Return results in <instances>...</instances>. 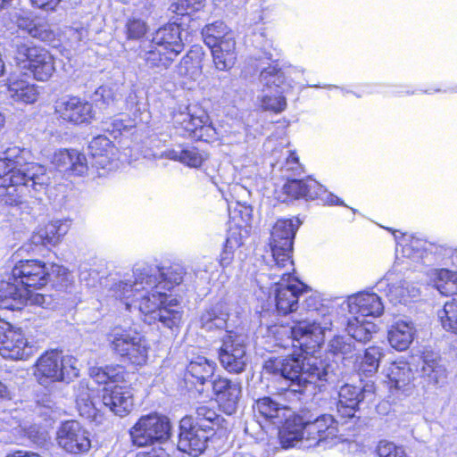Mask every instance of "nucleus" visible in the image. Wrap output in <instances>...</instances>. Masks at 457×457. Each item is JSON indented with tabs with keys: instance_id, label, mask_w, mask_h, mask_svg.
Listing matches in <instances>:
<instances>
[{
	"instance_id": "obj_1",
	"label": "nucleus",
	"mask_w": 457,
	"mask_h": 457,
	"mask_svg": "<svg viewBox=\"0 0 457 457\" xmlns=\"http://www.w3.org/2000/svg\"><path fill=\"white\" fill-rule=\"evenodd\" d=\"M159 271L144 267L133 272L134 280L115 282L112 287L113 296L124 302L127 310L137 308L148 324L161 322L164 327H179L182 311L178 301L171 299L166 303V292L162 291V284H158Z\"/></svg>"
},
{
	"instance_id": "obj_2",
	"label": "nucleus",
	"mask_w": 457,
	"mask_h": 457,
	"mask_svg": "<svg viewBox=\"0 0 457 457\" xmlns=\"http://www.w3.org/2000/svg\"><path fill=\"white\" fill-rule=\"evenodd\" d=\"M263 370L289 381L288 389L296 393H303L318 382H333L336 377L332 364L317 358L307 359L303 354L270 359L265 361Z\"/></svg>"
},
{
	"instance_id": "obj_3",
	"label": "nucleus",
	"mask_w": 457,
	"mask_h": 457,
	"mask_svg": "<svg viewBox=\"0 0 457 457\" xmlns=\"http://www.w3.org/2000/svg\"><path fill=\"white\" fill-rule=\"evenodd\" d=\"M299 315L303 311L306 316L296 320L295 325L288 329L293 341H297L300 347H315L324 342L325 332L331 329L332 316L327 307L322 305L316 296L305 298Z\"/></svg>"
},
{
	"instance_id": "obj_4",
	"label": "nucleus",
	"mask_w": 457,
	"mask_h": 457,
	"mask_svg": "<svg viewBox=\"0 0 457 457\" xmlns=\"http://www.w3.org/2000/svg\"><path fill=\"white\" fill-rule=\"evenodd\" d=\"M23 151L9 148L0 157V179L2 182L31 185L36 192L43 191L50 184L46 169L35 162L23 163Z\"/></svg>"
},
{
	"instance_id": "obj_5",
	"label": "nucleus",
	"mask_w": 457,
	"mask_h": 457,
	"mask_svg": "<svg viewBox=\"0 0 457 457\" xmlns=\"http://www.w3.org/2000/svg\"><path fill=\"white\" fill-rule=\"evenodd\" d=\"M292 69H281L278 63L270 64L260 74V81L267 90H274L272 95L269 92L260 96L261 106L265 111L276 113L287 108V100L284 94H287L293 87V80L289 79Z\"/></svg>"
},
{
	"instance_id": "obj_6",
	"label": "nucleus",
	"mask_w": 457,
	"mask_h": 457,
	"mask_svg": "<svg viewBox=\"0 0 457 457\" xmlns=\"http://www.w3.org/2000/svg\"><path fill=\"white\" fill-rule=\"evenodd\" d=\"M300 225L298 219L278 220L273 226L270 236V247L274 264L270 270H284L281 274L283 278L290 271H295L294 262L291 260L293 240Z\"/></svg>"
},
{
	"instance_id": "obj_7",
	"label": "nucleus",
	"mask_w": 457,
	"mask_h": 457,
	"mask_svg": "<svg viewBox=\"0 0 457 457\" xmlns=\"http://www.w3.org/2000/svg\"><path fill=\"white\" fill-rule=\"evenodd\" d=\"M75 363L73 357H62L54 351L46 352L38 358L35 375L42 385L55 381L68 383L79 376V369Z\"/></svg>"
},
{
	"instance_id": "obj_8",
	"label": "nucleus",
	"mask_w": 457,
	"mask_h": 457,
	"mask_svg": "<svg viewBox=\"0 0 457 457\" xmlns=\"http://www.w3.org/2000/svg\"><path fill=\"white\" fill-rule=\"evenodd\" d=\"M270 270L271 273L269 276L271 279L275 280L277 278H279V280L274 282L277 286L275 290V302L278 312L285 315L296 312L299 308V299L309 291V287L294 278L292 276L293 271H290L283 278L281 276L275 274H281L284 272V270Z\"/></svg>"
},
{
	"instance_id": "obj_9",
	"label": "nucleus",
	"mask_w": 457,
	"mask_h": 457,
	"mask_svg": "<svg viewBox=\"0 0 457 457\" xmlns=\"http://www.w3.org/2000/svg\"><path fill=\"white\" fill-rule=\"evenodd\" d=\"M169 419L157 413L142 416L130 429L134 445L145 446L155 442L162 443L170 436Z\"/></svg>"
},
{
	"instance_id": "obj_10",
	"label": "nucleus",
	"mask_w": 457,
	"mask_h": 457,
	"mask_svg": "<svg viewBox=\"0 0 457 457\" xmlns=\"http://www.w3.org/2000/svg\"><path fill=\"white\" fill-rule=\"evenodd\" d=\"M112 349L135 365L147 361L148 346L145 337L136 330L116 328L110 335Z\"/></svg>"
},
{
	"instance_id": "obj_11",
	"label": "nucleus",
	"mask_w": 457,
	"mask_h": 457,
	"mask_svg": "<svg viewBox=\"0 0 457 457\" xmlns=\"http://www.w3.org/2000/svg\"><path fill=\"white\" fill-rule=\"evenodd\" d=\"M36 347L25 338L21 328L0 321V355L5 359L23 360L34 354Z\"/></svg>"
},
{
	"instance_id": "obj_12",
	"label": "nucleus",
	"mask_w": 457,
	"mask_h": 457,
	"mask_svg": "<svg viewBox=\"0 0 457 457\" xmlns=\"http://www.w3.org/2000/svg\"><path fill=\"white\" fill-rule=\"evenodd\" d=\"M211 432L206 424L197 425L193 416H185L179 422L178 448L189 455L197 456L205 449Z\"/></svg>"
},
{
	"instance_id": "obj_13",
	"label": "nucleus",
	"mask_w": 457,
	"mask_h": 457,
	"mask_svg": "<svg viewBox=\"0 0 457 457\" xmlns=\"http://www.w3.org/2000/svg\"><path fill=\"white\" fill-rule=\"evenodd\" d=\"M226 332L219 353L220 361L228 372L240 373L247 361L244 337L232 331Z\"/></svg>"
},
{
	"instance_id": "obj_14",
	"label": "nucleus",
	"mask_w": 457,
	"mask_h": 457,
	"mask_svg": "<svg viewBox=\"0 0 457 457\" xmlns=\"http://www.w3.org/2000/svg\"><path fill=\"white\" fill-rule=\"evenodd\" d=\"M58 445L72 454L87 453L91 448L89 433L76 420H68L57 430Z\"/></svg>"
},
{
	"instance_id": "obj_15",
	"label": "nucleus",
	"mask_w": 457,
	"mask_h": 457,
	"mask_svg": "<svg viewBox=\"0 0 457 457\" xmlns=\"http://www.w3.org/2000/svg\"><path fill=\"white\" fill-rule=\"evenodd\" d=\"M375 390L372 381H368L361 389L352 385H344L338 392L337 411L342 417H353L361 402L372 400Z\"/></svg>"
},
{
	"instance_id": "obj_16",
	"label": "nucleus",
	"mask_w": 457,
	"mask_h": 457,
	"mask_svg": "<svg viewBox=\"0 0 457 457\" xmlns=\"http://www.w3.org/2000/svg\"><path fill=\"white\" fill-rule=\"evenodd\" d=\"M13 280L21 286L30 288H40L49 280L48 268L40 261L26 260L19 262L12 270Z\"/></svg>"
},
{
	"instance_id": "obj_17",
	"label": "nucleus",
	"mask_w": 457,
	"mask_h": 457,
	"mask_svg": "<svg viewBox=\"0 0 457 457\" xmlns=\"http://www.w3.org/2000/svg\"><path fill=\"white\" fill-rule=\"evenodd\" d=\"M181 50L180 27L173 22L164 25L155 32L149 54L163 57L168 54L178 55Z\"/></svg>"
},
{
	"instance_id": "obj_18",
	"label": "nucleus",
	"mask_w": 457,
	"mask_h": 457,
	"mask_svg": "<svg viewBox=\"0 0 457 457\" xmlns=\"http://www.w3.org/2000/svg\"><path fill=\"white\" fill-rule=\"evenodd\" d=\"M100 403L118 416H125L133 408V392L129 386L107 385L100 395Z\"/></svg>"
},
{
	"instance_id": "obj_19",
	"label": "nucleus",
	"mask_w": 457,
	"mask_h": 457,
	"mask_svg": "<svg viewBox=\"0 0 457 457\" xmlns=\"http://www.w3.org/2000/svg\"><path fill=\"white\" fill-rule=\"evenodd\" d=\"M58 117L73 124L89 123L93 117L91 104L79 97H62L55 103Z\"/></svg>"
},
{
	"instance_id": "obj_20",
	"label": "nucleus",
	"mask_w": 457,
	"mask_h": 457,
	"mask_svg": "<svg viewBox=\"0 0 457 457\" xmlns=\"http://www.w3.org/2000/svg\"><path fill=\"white\" fill-rule=\"evenodd\" d=\"M216 401L226 414H232L237 408L242 395V386L237 380L219 378L212 383Z\"/></svg>"
},
{
	"instance_id": "obj_21",
	"label": "nucleus",
	"mask_w": 457,
	"mask_h": 457,
	"mask_svg": "<svg viewBox=\"0 0 457 457\" xmlns=\"http://www.w3.org/2000/svg\"><path fill=\"white\" fill-rule=\"evenodd\" d=\"M14 19L17 27L21 30L40 41L51 44L55 41L59 35L55 27L50 24L45 18H31L27 15L16 13Z\"/></svg>"
},
{
	"instance_id": "obj_22",
	"label": "nucleus",
	"mask_w": 457,
	"mask_h": 457,
	"mask_svg": "<svg viewBox=\"0 0 457 457\" xmlns=\"http://www.w3.org/2000/svg\"><path fill=\"white\" fill-rule=\"evenodd\" d=\"M349 313L352 316L378 317L384 311L381 299L376 294H359L351 296L348 300Z\"/></svg>"
},
{
	"instance_id": "obj_23",
	"label": "nucleus",
	"mask_w": 457,
	"mask_h": 457,
	"mask_svg": "<svg viewBox=\"0 0 457 457\" xmlns=\"http://www.w3.org/2000/svg\"><path fill=\"white\" fill-rule=\"evenodd\" d=\"M29 289L13 280V275L0 281V304L5 309H21L28 303Z\"/></svg>"
},
{
	"instance_id": "obj_24",
	"label": "nucleus",
	"mask_w": 457,
	"mask_h": 457,
	"mask_svg": "<svg viewBox=\"0 0 457 457\" xmlns=\"http://www.w3.org/2000/svg\"><path fill=\"white\" fill-rule=\"evenodd\" d=\"M53 163L62 172L81 176L87 171V160L85 154L77 150H60L55 153Z\"/></svg>"
},
{
	"instance_id": "obj_25",
	"label": "nucleus",
	"mask_w": 457,
	"mask_h": 457,
	"mask_svg": "<svg viewBox=\"0 0 457 457\" xmlns=\"http://www.w3.org/2000/svg\"><path fill=\"white\" fill-rule=\"evenodd\" d=\"M68 232V225L62 220L49 222L39 228L30 237V244L35 247L55 245Z\"/></svg>"
},
{
	"instance_id": "obj_26",
	"label": "nucleus",
	"mask_w": 457,
	"mask_h": 457,
	"mask_svg": "<svg viewBox=\"0 0 457 457\" xmlns=\"http://www.w3.org/2000/svg\"><path fill=\"white\" fill-rule=\"evenodd\" d=\"M303 420L301 417H294L286 420L279 430V440L283 448L295 446L304 448Z\"/></svg>"
},
{
	"instance_id": "obj_27",
	"label": "nucleus",
	"mask_w": 457,
	"mask_h": 457,
	"mask_svg": "<svg viewBox=\"0 0 457 457\" xmlns=\"http://www.w3.org/2000/svg\"><path fill=\"white\" fill-rule=\"evenodd\" d=\"M215 369L216 363L214 361L203 355H197L187 364L186 378L191 383L204 385L213 376Z\"/></svg>"
},
{
	"instance_id": "obj_28",
	"label": "nucleus",
	"mask_w": 457,
	"mask_h": 457,
	"mask_svg": "<svg viewBox=\"0 0 457 457\" xmlns=\"http://www.w3.org/2000/svg\"><path fill=\"white\" fill-rule=\"evenodd\" d=\"M186 112H179L174 115L175 122L180 125L186 131L195 133L209 123V116L206 112L198 106H189Z\"/></svg>"
},
{
	"instance_id": "obj_29",
	"label": "nucleus",
	"mask_w": 457,
	"mask_h": 457,
	"mask_svg": "<svg viewBox=\"0 0 457 457\" xmlns=\"http://www.w3.org/2000/svg\"><path fill=\"white\" fill-rule=\"evenodd\" d=\"M54 59H19L17 65L24 75L33 76L37 80H46L53 74L55 66Z\"/></svg>"
},
{
	"instance_id": "obj_30",
	"label": "nucleus",
	"mask_w": 457,
	"mask_h": 457,
	"mask_svg": "<svg viewBox=\"0 0 457 457\" xmlns=\"http://www.w3.org/2000/svg\"><path fill=\"white\" fill-rule=\"evenodd\" d=\"M415 329L411 322L397 320L388 331V341L392 347L403 351L413 340Z\"/></svg>"
},
{
	"instance_id": "obj_31",
	"label": "nucleus",
	"mask_w": 457,
	"mask_h": 457,
	"mask_svg": "<svg viewBox=\"0 0 457 457\" xmlns=\"http://www.w3.org/2000/svg\"><path fill=\"white\" fill-rule=\"evenodd\" d=\"M8 93L14 102L25 104L36 103L40 96V90L37 86L23 79L10 82Z\"/></svg>"
},
{
	"instance_id": "obj_32",
	"label": "nucleus",
	"mask_w": 457,
	"mask_h": 457,
	"mask_svg": "<svg viewBox=\"0 0 457 457\" xmlns=\"http://www.w3.org/2000/svg\"><path fill=\"white\" fill-rule=\"evenodd\" d=\"M386 377L391 387L405 390L411 384L414 373L409 363L401 361L389 365L386 370Z\"/></svg>"
},
{
	"instance_id": "obj_33",
	"label": "nucleus",
	"mask_w": 457,
	"mask_h": 457,
	"mask_svg": "<svg viewBox=\"0 0 457 457\" xmlns=\"http://www.w3.org/2000/svg\"><path fill=\"white\" fill-rule=\"evenodd\" d=\"M228 313L224 306L218 303L205 310L200 317L201 328L206 331L226 330Z\"/></svg>"
},
{
	"instance_id": "obj_34",
	"label": "nucleus",
	"mask_w": 457,
	"mask_h": 457,
	"mask_svg": "<svg viewBox=\"0 0 457 457\" xmlns=\"http://www.w3.org/2000/svg\"><path fill=\"white\" fill-rule=\"evenodd\" d=\"M93 395L94 390L90 389L87 383L84 381L79 382L75 388L76 403L80 415L87 418L96 415L100 400L96 402Z\"/></svg>"
},
{
	"instance_id": "obj_35",
	"label": "nucleus",
	"mask_w": 457,
	"mask_h": 457,
	"mask_svg": "<svg viewBox=\"0 0 457 457\" xmlns=\"http://www.w3.org/2000/svg\"><path fill=\"white\" fill-rule=\"evenodd\" d=\"M422 378L434 386L443 385L445 382L447 372L440 360L430 355L424 356L420 368Z\"/></svg>"
},
{
	"instance_id": "obj_36",
	"label": "nucleus",
	"mask_w": 457,
	"mask_h": 457,
	"mask_svg": "<svg viewBox=\"0 0 457 457\" xmlns=\"http://www.w3.org/2000/svg\"><path fill=\"white\" fill-rule=\"evenodd\" d=\"M283 191L286 195L295 199L300 197L314 199L320 195L321 186L314 180L306 183L303 180L292 179L284 185Z\"/></svg>"
},
{
	"instance_id": "obj_37",
	"label": "nucleus",
	"mask_w": 457,
	"mask_h": 457,
	"mask_svg": "<svg viewBox=\"0 0 457 457\" xmlns=\"http://www.w3.org/2000/svg\"><path fill=\"white\" fill-rule=\"evenodd\" d=\"M374 328L375 325L365 319L351 315L347 320L345 330L352 340L366 343L371 339Z\"/></svg>"
},
{
	"instance_id": "obj_38",
	"label": "nucleus",
	"mask_w": 457,
	"mask_h": 457,
	"mask_svg": "<svg viewBox=\"0 0 457 457\" xmlns=\"http://www.w3.org/2000/svg\"><path fill=\"white\" fill-rule=\"evenodd\" d=\"M230 33L231 31L226 26V24L220 21L208 24L204 28L202 31L204 42L211 51L212 57H216L215 54L218 52L216 45L218 42L226 37Z\"/></svg>"
},
{
	"instance_id": "obj_39",
	"label": "nucleus",
	"mask_w": 457,
	"mask_h": 457,
	"mask_svg": "<svg viewBox=\"0 0 457 457\" xmlns=\"http://www.w3.org/2000/svg\"><path fill=\"white\" fill-rule=\"evenodd\" d=\"M319 434H320V446L323 448L332 446L337 439V423L332 415L323 414L316 418Z\"/></svg>"
},
{
	"instance_id": "obj_40",
	"label": "nucleus",
	"mask_w": 457,
	"mask_h": 457,
	"mask_svg": "<svg viewBox=\"0 0 457 457\" xmlns=\"http://www.w3.org/2000/svg\"><path fill=\"white\" fill-rule=\"evenodd\" d=\"M88 148L90 154L95 159L97 165L104 168L109 163V154L112 152L113 145L112 141L104 136H98L92 139L89 143Z\"/></svg>"
},
{
	"instance_id": "obj_41",
	"label": "nucleus",
	"mask_w": 457,
	"mask_h": 457,
	"mask_svg": "<svg viewBox=\"0 0 457 457\" xmlns=\"http://www.w3.org/2000/svg\"><path fill=\"white\" fill-rule=\"evenodd\" d=\"M383 357L384 352L381 347L374 345L367 348L359 364V371L367 377L375 374Z\"/></svg>"
},
{
	"instance_id": "obj_42",
	"label": "nucleus",
	"mask_w": 457,
	"mask_h": 457,
	"mask_svg": "<svg viewBox=\"0 0 457 457\" xmlns=\"http://www.w3.org/2000/svg\"><path fill=\"white\" fill-rule=\"evenodd\" d=\"M165 157L180 162L189 167H199L203 161V154L194 147H188L183 150L170 149L164 152Z\"/></svg>"
},
{
	"instance_id": "obj_43",
	"label": "nucleus",
	"mask_w": 457,
	"mask_h": 457,
	"mask_svg": "<svg viewBox=\"0 0 457 457\" xmlns=\"http://www.w3.org/2000/svg\"><path fill=\"white\" fill-rule=\"evenodd\" d=\"M435 286L445 295L457 294V273L446 269L436 271Z\"/></svg>"
},
{
	"instance_id": "obj_44",
	"label": "nucleus",
	"mask_w": 457,
	"mask_h": 457,
	"mask_svg": "<svg viewBox=\"0 0 457 457\" xmlns=\"http://www.w3.org/2000/svg\"><path fill=\"white\" fill-rule=\"evenodd\" d=\"M31 185L2 182L0 184V202L8 205H19L22 203L21 191Z\"/></svg>"
},
{
	"instance_id": "obj_45",
	"label": "nucleus",
	"mask_w": 457,
	"mask_h": 457,
	"mask_svg": "<svg viewBox=\"0 0 457 457\" xmlns=\"http://www.w3.org/2000/svg\"><path fill=\"white\" fill-rule=\"evenodd\" d=\"M437 316L444 329L457 334V300L445 303Z\"/></svg>"
},
{
	"instance_id": "obj_46",
	"label": "nucleus",
	"mask_w": 457,
	"mask_h": 457,
	"mask_svg": "<svg viewBox=\"0 0 457 457\" xmlns=\"http://www.w3.org/2000/svg\"><path fill=\"white\" fill-rule=\"evenodd\" d=\"M119 87L114 85L111 86H101L99 87L93 95V100L96 104L110 105L118 100L119 96Z\"/></svg>"
},
{
	"instance_id": "obj_47",
	"label": "nucleus",
	"mask_w": 457,
	"mask_h": 457,
	"mask_svg": "<svg viewBox=\"0 0 457 457\" xmlns=\"http://www.w3.org/2000/svg\"><path fill=\"white\" fill-rule=\"evenodd\" d=\"M149 268L153 269L152 267ZM154 269L159 271L157 283L162 284V287H161L162 291L166 292L167 290H170L173 286L179 285L183 280L181 271L171 269L162 270L156 267Z\"/></svg>"
},
{
	"instance_id": "obj_48",
	"label": "nucleus",
	"mask_w": 457,
	"mask_h": 457,
	"mask_svg": "<svg viewBox=\"0 0 457 457\" xmlns=\"http://www.w3.org/2000/svg\"><path fill=\"white\" fill-rule=\"evenodd\" d=\"M218 419V414L213 407L206 404H199L195 409V422L197 425L206 424L208 429L212 431V424Z\"/></svg>"
},
{
	"instance_id": "obj_49",
	"label": "nucleus",
	"mask_w": 457,
	"mask_h": 457,
	"mask_svg": "<svg viewBox=\"0 0 457 457\" xmlns=\"http://www.w3.org/2000/svg\"><path fill=\"white\" fill-rule=\"evenodd\" d=\"M328 347L335 354L347 356L353 352L354 344L349 337L336 336L330 340Z\"/></svg>"
},
{
	"instance_id": "obj_50",
	"label": "nucleus",
	"mask_w": 457,
	"mask_h": 457,
	"mask_svg": "<svg viewBox=\"0 0 457 457\" xmlns=\"http://www.w3.org/2000/svg\"><path fill=\"white\" fill-rule=\"evenodd\" d=\"M376 451L379 457H408L403 446L387 440L379 441Z\"/></svg>"
},
{
	"instance_id": "obj_51",
	"label": "nucleus",
	"mask_w": 457,
	"mask_h": 457,
	"mask_svg": "<svg viewBox=\"0 0 457 457\" xmlns=\"http://www.w3.org/2000/svg\"><path fill=\"white\" fill-rule=\"evenodd\" d=\"M304 448L320 446V434L316 419L312 421H303Z\"/></svg>"
},
{
	"instance_id": "obj_52",
	"label": "nucleus",
	"mask_w": 457,
	"mask_h": 457,
	"mask_svg": "<svg viewBox=\"0 0 457 457\" xmlns=\"http://www.w3.org/2000/svg\"><path fill=\"white\" fill-rule=\"evenodd\" d=\"M204 6V0H177L170 5V10L177 14L185 15L199 11Z\"/></svg>"
},
{
	"instance_id": "obj_53",
	"label": "nucleus",
	"mask_w": 457,
	"mask_h": 457,
	"mask_svg": "<svg viewBox=\"0 0 457 457\" xmlns=\"http://www.w3.org/2000/svg\"><path fill=\"white\" fill-rule=\"evenodd\" d=\"M148 29L145 21L132 18L127 21L126 33L129 39H140Z\"/></svg>"
},
{
	"instance_id": "obj_54",
	"label": "nucleus",
	"mask_w": 457,
	"mask_h": 457,
	"mask_svg": "<svg viewBox=\"0 0 457 457\" xmlns=\"http://www.w3.org/2000/svg\"><path fill=\"white\" fill-rule=\"evenodd\" d=\"M254 409L263 417L272 419L278 416V403L270 397H263L256 401Z\"/></svg>"
},
{
	"instance_id": "obj_55",
	"label": "nucleus",
	"mask_w": 457,
	"mask_h": 457,
	"mask_svg": "<svg viewBox=\"0 0 457 457\" xmlns=\"http://www.w3.org/2000/svg\"><path fill=\"white\" fill-rule=\"evenodd\" d=\"M239 245L237 237H228L224 245V249L220 255V264L222 267H228L234 259V249Z\"/></svg>"
},
{
	"instance_id": "obj_56",
	"label": "nucleus",
	"mask_w": 457,
	"mask_h": 457,
	"mask_svg": "<svg viewBox=\"0 0 457 457\" xmlns=\"http://www.w3.org/2000/svg\"><path fill=\"white\" fill-rule=\"evenodd\" d=\"M28 303L45 309L54 308V298L51 295L33 293L31 289H29Z\"/></svg>"
},
{
	"instance_id": "obj_57",
	"label": "nucleus",
	"mask_w": 457,
	"mask_h": 457,
	"mask_svg": "<svg viewBox=\"0 0 457 457\" xmlns=\"http://www.w3.org/2000/svg\"><path fill=\"white\" fill-rule=\"evenodd\" d=\"M216 48L218 49V52L216 53L215 56L220 57L219 55L220 53L224 55L230 54L235 49V41L232 32L223 39L220 40L216 45Z\"/></svg>"
},
{
	"instance_id": "obj_58",
	"label": "nucleus",
	"mask_w": 457,
	"mask_h": 457,
	"mask_svg": "<svg viewBox=\"0 0 457 457\" xmlns=\"http://www.w3.org/2000/svg\"><path fill=\"white\" fill-rule=\"evenodd\" d=\"M16 46L18 54L22 55L23 57H43V54H40L36 47L31 46V43L17 44Z\"/></svg>"
},
{
	"instance_id": "obj_59",
	"label": "nucleus",
	"mask_w": 457,
	"mask_h": 457,
	"mask_svg": "<svg viewBox=\"0 0 457 457\" xmlns=\"http://www.w3.org/2000/svg\"><path fill=\"white\" fill-rule=\"evenodd\" d=\"M403 286H393L389 288L388 296L392 302H405L407 294Z\"/></svg>"
},
{
	"instance_id": "obj_60",
	"label": "nucleus",
	"mask_w": 457,
	"mask_h": 457,
	"mask_svg": "<svg viewBox=\"0 0 457 457\" xmlns=\"http://www.w3.org/2000/svg\"><path fill=\"white\" fill-rule=\"evenodd\" d=\"M31 4L39 9L53 11L60 4L61 0H30Z\"/></svg>"
},
{
	"instance_id": "obj_61",
	"label": "nucleus",
	"mask_w": 457,
	"mask_h": 457,
	"mask_svg": "<svg viewBox=\"0 0 457 457\" xmlns=\"http://www.w3.org/2000/svg\"><path fill=\"white\" fill-rule=\"evenodd\" d=\"M90 376L99 384H106L108 382V373L104 368H92Z\"/></svg>"
},
{
	"instance_id": "obj_62",
	"label": "nucleus",
	"mask_w": 457,
	"mask_h": 457,
	"mask_svg": "<svg viewBox=\"0 0 457 457\" xmlns=\"http://www.w3.org/2000/svg\"><path fill=\"white\" fill-rule=\"evenodd\" d=\"M48 272L50 273L49 278L51 277L64 278L68 274V270L66 268L57 264H52L50 270L48 269Z\"/></svg>"
},
{
	"instance_id": "obj_63",
	"label": "nucleus",
	"mask_w": 457,
	"mask_h": 457,
	"mask_svg": "<svg viewBox=\"0 0 457 457\" xmlns=\"http://www.w3.org/2000/svg\"><path fill=\"white\" fill-rule=\"evenodd\" d=\"M136 457H169V455L162 448H153L150 451L137 453Z\"/></svg>"
},
{
	"instance_id": "obj_64",
	"label": "nucleus",
	"mask_w": 457,
	"mask_h": 457,
	"mask_svg": "<svg viewBox=\"0 0 457 457\" xmlns=\"http://www.w3.org/2000/svg\"><path fill=\"white\" fill-rule=\"evenodd\" d=\"M105 372L108 373V381L116 382L120 378V368H115L112 366H106L104 368Z\"/></svg>"
}]
</instances>
